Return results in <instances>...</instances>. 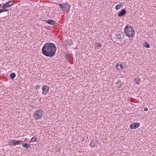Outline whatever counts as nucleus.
Here are the masks:
<instances>
[{"instance_id": "f03ea898", "label": "nucleus", "mask_w": 156, "mask_h": 156, "mask_svg": "<svg viewBox=\"0 0 156 156\" xmlns=\"http://www.w3.org/2000/svg\"><path fill=\"white\" fill-rule=\"evenodd\" d=\"M124 31L125 34L129 37H132L134 35V30L133 29V27L131 26H126Z\"/></svg>"}, {"instance_id": "bb28decb", "label": "nucleus", "mask_w": 156, "mask_h": 156, "mask_svg": "<svg viewBox=\"0 0 156 156\" xmlns=\"http://www.w3.org/2000/svg\"><path fill=\"white\" fill-rule=\"evenodd\" d=\"M1 5L0 4V7L1 6Z\"/></svg>"}, {"instance_id": "6ab92c4d", "label": "nucleus", "mask_w": 156, "mask_h": 156, "mask_svg": "<svg viewBox=\"0 0 156 156\" xmlns=\"http://www.w3.org/2000/svg\"><path fill=\"white\" fill-rule=\"evenodd\" d=\"M135 82L137 84H139V82L140 81V80L139 79H135Z\"/></svg>"}, {"instance_id": "20e7f679", "label": "nucleus", "mask_w": 156, "mask_h": 156, "mask_svg": "<svg viewBox=\"0 0 156 156\" xmlns=\"http://www.w3.org/2000/svg\"><path fill=\"white\" fill-rule=\"evenodd\" d=\"M59 8L64 12H68L70 6L68 3H62L58 5Z\"/></svg>"}, {"instance_id": "f8f14e48", "label": "nucleus", "mask_w": 156, "mask_h": 156, "mask_svg": "<svg viewBox=\"0 0 156 156\" xmlns=\"http://www.w3.org/2000/svg\"><path fill=\"white\" fill-rule=\"evenodd\" d=\"M115 67L118 70L122 69L123 68V66L122 65L117 63L115 65Z\"/></svg>"}, {"instance_id": "0eeeda50", "label": "nucleus", "mask_w": 156, "mask_h": 156, "mask_svg": "<svg viewBox=\"0 0 156 156\" xmlns=\"http://www.w3.org/2000/svg\"><path fill=\"white\" fill-rule=\"evenodd\" d=\"M139 126L140 123L138 122H133L130 125L129 127L131 129H133L137 128Z\"/></svg>"}, {"instance_id": "dca6fc26", "label": "nucleus", "mask_w": 156, "mask_h": 156, "mask_svg": "<svg viewBox=\"0 0 156 156\" xmlns=\"http://www.w3.org/2000/svg\"><path fill=\"white\" fill-rule=\"evenodd\" d=\"M144 47L147 48H149L150 47V44L147 42H145L144 43Z\"/></svg>"}, {"instance_id": "b1692460", "label": "nucleus", "mask_w": 156, "mask_h": 156, "mask_svg": "<svg viewBox=\"0 0 156 156\" xmlns=\"http://www.w3.org/2000/svg\"><path fill=\"white\" fill-rule=\"evenodd\" d=\"M5 9H0V14L2 12H4V11H5Z\"/></svg>"}, {"instance_id": "6e6552de", "label": "nucleus", "mask_w": 156, "mask_h": 156, "mask_svg": "<svg viewBox=\"0 0 156 156\" xmlns=\"http://www.w3.org/2000/svg\"><path fill=\"white\" fill-rule=\"evenodd\" d=\"M3 5L1 7V8L2 9H5L6 10L5 11H4V12H7L9 10V9H7V8L9 7L10 6V5L9 4V2H7L5 3H3Z\"/></svg>"}, {"instance_id": "39448f33", "label": "nucleus", "mask_w": 156, "mask_h": 156, "mask_svg": "<svg viewBox=\"0 0 156 156\" xmlns=\"http://www.w3.org/2000/svg\"><path fill=\"white\" fill-rule=\"evenodd\" d=\"M22 141L20 140H13L9 141V145L10 146H16V145L20 144H22Z\"/></svg>"}, {"instance_id": "412c9836", "label": "nucleus", "mask_w": 156, "mask_h": 156, "mask_svg": "<svg viewBox=\"0 0 156 156\" xmlns=\"http://www.w3.org/2000/svg\"><path fill=\"white\" fill-rule=\"evenodd\" d=\"M36 137H32L31 140V142H34L36 141Z\"/></svg>"}, {"instance_id": "393cba45", "label": "nucleus", "mask_w": 156, "mask_h": 156, "mask_svg": "<svg viewBox=\"0 0 156 156\" xmlns=\"http://www.w3.org/2000/svg\"><path fill=\"white\" fill-rule=\"evenodd\" d=\"M65 58H66L67 59H68V55L67 53H66V55H65Z\"/></svg>"}, {"instance_id": "7ed1b4c3", "label": "nucleus", "mask_w": 156, "mask_h": 156, "mask_svg": "<svg viewBox=\"0 0 156 156\" xmlns=\"http://www.w3.org/2000/svg\"><path fill=\"white\" fill-rule=\"evenodd\" d=\"M44 112L41 109H38L36 111L34 115L35 120H38L41 119L43 115Z\"/></svg>"}, {"instance_id": "f257e3e1", "label": "nucleus", "mask_w": 156, "mask_h": 156, "mask_svg": "<svg viewBox=\"0 0 156 156\" xmlns=\"http://www.w3.org/2000/svg\"><path fill=\"white\" fill-rule=\"evenodd\" d=\"M56 50V46L54 43H46L42 48L41 52L44 55L51 58L55 55Z\"/></svg>"}, {"instance_id": "423d86ee", "label": "nucleus", "mask_w": 156, "mask_h": 156, "mask_svg": "<svg viewBox=\"0 0 156 156\" xmlns=\"http://www.w3.org/2000/svg\"><path fill=\"white\" fill-rule=\"evenodd\" d=\"M49 88V87L47 86H43L42 88V94L44 95H46L48 92Z\"/></svg>"}, {"instance_id": "a878e982", "label": "nucleus", "mask_w": 156, "mask_h": 156, "mask_svg": "<svg viewBox=\"0 0 156 156\" xmlns=\"http://www.w3.org/2000/svg\"><path fill=\"white\" fill-rule=\"evenodd\" d=\"M144 110L145 112H147L148 111V108H144Z\"/></svg>"}, {"instance_id": "2eb2a0df", "label": "nucleus", "mask_w": 156, "mask_h": 156, "mask_svg": "<svg viewBox=\"0 0 156 156\" xmlns=\"http://www.w3.org/2000/svg\"><path fill=\"white\" fill-rule=\"evenodd\" d=\"M22 146L24 147H27V149H28V147H30V145L27 143H22Z\"/></svg>"}, {"instance_id": "9b49d317", "label": "nucleus", "mask_w": 156, "mask_h": 156, "mask_svg": "<svg viewBox=\"0 0 156 156\" xmlns=\"http://www.w3.org/2000/svg\"><path fill=\"white\" fill-rule=\"evenodd\" d=\"M91 147H93L97 146V141L96 140H93L91 141L90 144Z\"/></svg>"}, {"instance_id": "4be33fe9", "label": "nucleus", "mask_w": 156, "mask_h": 156, "mask_svg": "<svg viewBox=\"0 0 156 156\" xmlns=\"http://www.w3.org/2000/svg\"><path fill=\"white\" fill-rule=\"evenodd\" d=\"M36 89L37 90L39 89L40 88V86L38 85H37L35 86Z\"/></svg>"}, {"instance_id": "9d476101", "label": "nucleus", "mask_w": 156, "mask_h": 156, "mask_svg": "<svg viewBox=\"0 0 156 156\" xmlns=\"http://www.w3.org/2000/svg\"><path fill=\"white\" fill-rule=\"evenodd\" d=\"M46 23L50 25H54L56 24V22L55 21L52 20H44Z\"/></svg>"}, {"instance_id": "4468645a", "label": "nucleus", "mask_w": 156, "mask_h": 156, "mask_svg": "<svg viewBox=\"0 0 156 156\" xmlns=\"http://www.w3.org/2000/svg\"><path fill=\"white\" fill-rule=\"evenodd\" d=\"M16 76V75L15 73H12L10 74V77L11 79H14Z\"/></svg>"}, {"instance_id": "aec40b11", "label": "nucleus", "mask_w": 156, "mask_h": 156, "mask_svg": "<svg viewBox=\"0 0 156 156\" xmlns=\"http://www.w3.org/2000/svg\"><path fill=\"white\" fill-rule=\"evenodd\" d=\"M67 42L68 44L70 46L71 45V44H72L71 40L70 39H68L67 41Z\"/></svg>"}, {"instance_id": "5701e85b", "label": "nucleus", "mask_w": 156, "mask_h": 156, "mask_svg": "<svg viewBox=\"0 0 156 156\" xmlns=\"http://www.w3.org/2000/svg\"><path fill=\"white\" fill-rule=\"evenodd\" d=\"M8 2H9V4L10 5V6H11L13 5L12 1H9Z\"/></svg>"}, {"instance_id": "ddd939ff", "label": "nucleus", "mask_w": 156, "mask_h": 156, "mask_svg": "<svg viewBox=\"0 0 156 156\" xmlns=\"http://www.w3.org/2000/svg\"><path fill=\"white\" fill-rule=\"evenodd\" d=\"M123 34H122V33H121V34L118 33L116 35L118 39L122 38L123 37Z\"/></svg>"}, {"instance_id": "f3484780", "label": "nucleus", "mask_w": 156, "mask_h": 156, "mask_svg": "<svg viewBox=\"0 0 156 156\" xmlns=\"http://www.w3.org/2000/svg\"><path fill=\"white\" fill-rule=\"evenodd\" d=\"M121 6H123V5L122 4L121 5V4H118L115 7V9L116 10H119Z\"/></svg>"}, {"instance_id": "a211bd4d", "label": "nucleus", "mask_w": 156, "mask_h": 156, "mask_svg": "<svg viewBox=\"0 0 156 156\" xmlns=\"http://www.w3.org/2000/svg\"><path fill=\"white\" fill-rule=\"evenodd\" d=\"M101 46V44L100 43H97L96 47L98 49L100 48Z\"/></svg>"}, {"instance_id": "1a4fd4ad", "label": "nucleus", "mask_w": 156, "mask_h": 156, "mask_svg": "<svg viewBox=\"0 0 156 156\" xmlns=\"http://www.w3.org/2000/svg\"><path fill=\"white\" fill-rule=\"evenodd\" d=\"M126 13V10L124 9H122L118 14V16L119 17H122L124 16Z\"/></svg>"}]
</instances>
